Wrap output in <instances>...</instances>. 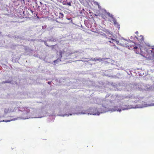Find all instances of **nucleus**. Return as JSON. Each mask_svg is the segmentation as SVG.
Returning a JSON list of instances; mask_svg holds the SVG:
<instances>
[{"mask_svg":"<svg viewBox=\"0 0 154 154\" xmlns=\"http://www.w3.org/2000/svg\"><path fill=\"white\" fill-rule=\"evenodd\" d=\"M137 45H136V44L134 43V45H131L130 46H127V47H128V48L130 49H134V47H135V46L136 47Z\"/></svg>","mask_w":154,"mask_h":154,"instance_id":"8","label":"nucleus"},{"mask_svg":"<svg viewBox=\"0 0 154 154\" xmlns=\"http://www.w3.org/2000/svg\"><path fill=\"white\" fill-rule=\"evenodd\" d=\"M7 82H2V83H7Z\"/></svg>","mask_w":154,"mask_h":154,"instance_id":"20","label":"nucleus"},{"mask_svg":"<svg viewBox=\"0 0 154 154\" xmlns=\"http://www.w3.org/2000/svg\"><path fill=\"white\" fill-rule=\"evenodd\" d=\"M10 120H7V121H5V122H10Z\"/></svg>","mask_w":154,"mask_h":154,"instance_id":"19","label":"nucleus"},{"mask_svg":"<svg viewBox=\"0 0 154 154\" xmlns=\"http://www.w3.org/2000/svg\"><path fill=\"white\" fill-rule=\"evenodd\" d=\"M136 39H137L140 43H143L144 42V38L143 35H140L138 37L135 36Z\"/></svg>","mask_w":154,"mask_h":154,"instance_id":"6","label":"nucleus"},{"mask_svg":"<svg viewBox=\"0 0 154 154\" xmlns=\"http://www.w3.org/2000/svg\"><path fill=\"white\" fill-rule=\"evenodd\" d=\"M146 57L154 60V52L152 51L150 48H148L146 51Z\"/></svg>","mask_w":154,"mask_h":154,"instance_id":"5","label":"nucleus"},{"mask_svg":"<svg viewBox=\"0 0 154 154\" xmlns=\"http://www.w3.org/2000/svg\"><path fill=\"white\" fill-rule=\"evenodd\" d=\"M106 14H107L109 17H110L112 18V21L114 25H116L118 24V23L116 19L113 17V15L112 14H110L109 13L107 12L106 10L104 11V14H100V16L103 19L106 20L107 18V17H106Z\"/></svg>","mask_w":154,"mask_h":154,"instance_id":"3","label":"nucleus"},{"mask_svg":"<svg viewBox=\"0 0 154 154\" xmlns=\"http://www.w3.org/2000/svg\"><path fill=\"white\" fill-rule=\"evenodd\" d=\"M1 33V32H0V34Z\"/></svg>","mask_w":154,"mask_h":154,"instance_id":"23","label":"nucleus"},{"mask_svg":"<svg viewBox=\"0 0 154 154\" xmlns=\"http://www.w3.org/2000/svg\"><path fill=\"white\" fill-rule=\"evenodd\" d=\"M152 50H154V48H152Z\"/></svg>","mask_w":154,"mask_h":154,"instance_id":"22","label":"nucleus"},{"mask_svg":"<svg viewBox=\"0 0 154 154\" xmlns=\"http://www.w3.org/2000/svg\"><path fill=\"white\" fill-rule=\"evenodd\" d=\"M65 51L64 50H60L59 51V53L60 56V58H61L62 54H63Z\"/></svg>","mask_w":154,"mask_h":154,"instance_id":"9","label":"nucleus"},{"mask_svg":"<svg viewBox=\"0 0 154 154\" xmlns=\"http://www.w3.org/2000/svg\"><path fill=\"white\" fill-rule=\"evenodd\" d=\"M115 43H117L118 44L126 47L130 46L131 45H134V42L131 41H128L125 39L121 40L118 41H116V42Z\"/></svg>","mask_w":154,"mask_h":154,"instance_id":"2","label":"nucleus"},{"mask_svg":"<svg viewBox=\"0 0 154 154\" xmlns=\"http://www.w3.org/2000/svg\"><path fill=\"white\" fill-rule=\"evenodd\" d=\"M55 45H53L51 46V47L52 48H54V47L55 46Z\"/></svg>","mask_w":154,"mask_h":154,"instance_id":"17","label":"nucleus"},{"mask_svg":"<svg viewBox=\"0 0 154 154\" xmlns=\"http://www.w3.org/2000/svg\"><path fill=\"white\" fill-rule=\"evenodd\" d=\"M66 2L65 1H63L62 2V4L63 5H66Z\"/></svg>","mask_w":154,"mask_h":154,"instance_id":"14","label":"nucleus"},{"mask_svg":"<svg viewBox=\"0 0 154 154\" xmlns=\"http://www.w3.org/2000/svg\"><path fill=\"white\" fill-rule=\"evenodd\" d=\"M106 37L108 38V39L110 40L108 41V42H110V43H112L113 44V45H112V46H115V45L114 44V43L116 42V41L115 39L113 38V36L112 34L109 32H107L106 35H105Z\"/></svg>","mask_w":154,"mask_h":154,"instance_id":"4","label":"nucleus"},{"mask_svg":"<svg viewBox=\"0 0 154 154\" xmlns=\"http://www.w3.org/2000/svg\"><path fill=\"white\" fill-rule=\"evenodd\" d=\"M63 17V15L62 13H60L59 15V18H62Z\"/></svg>","mask_w":154,"mask_h":154,"instance_id":"12","label":"nucleus"},{"mask_svg":"<svg viewBox=\"0 0 154 154\" xmlns=\"http://www.w3.org/2000/svg\"><path fill=\"white\" fill-rule=\"evenodd\" d=\"M134 47V50L136 54H140L144 57L146 56V51L148 48H145L143 47L140 46L138 47L137 46Z\"/></svg>","mask_w":154,"mask_h":154,"instance_id":"1","label":"nucleus"},{"mask_svg":"<svg viewBox=\"0 0 154 154\" xmlns=\"http://www.w3.org/2000/svg\"><path fill=\"white\" fill-rule=\"evenodd\" d=\"M135 33L136 34H137L138 33V32L137 31Z\"/></svg>","mask_w":154,"mask_h":154,"instance_id":"18","label":"nucleus"},{"mask_svg":"<svg viewBox=\"0 0 154 154\" xmlns=\"http://www.w3.org/2000/svg\"><path fill=\"white\" fill-rule=\"evenodd\" d=\"M30 110H29H29H28V112H30Z\"/></svg>","mask_w":154,"mask_h":154,"instance_id":"21","label":"nucleus"},{"mask_svg":"<svg viewBox=\"0 0 154 154\" xmlns=\"http://www.w3.org/2000/svg\"><path fill=\"white\" fill-rule=\"evenodd\" d=\"M91 60H92L93 61H95V62H97V61L100 62V61H102L103 60V59L100 57H99L98 58H94L93 59L92 58Z\"/></svg>","mask_w":154,"mask_h":154,"instance_id":"7","label":"nucleus"},{"mask_svg":"<svg viewBox=\"0 0 154 154\" xmlns=\"http://www.w3.org/2000/svg\"><path fill=\"white\" fill-rule=\"evenodd\" d=\"M66 5H69V6H71V2H67V3H66Z\"/></svg>","mask_w":154,"mask_h":154,"instance_id":"13","label":"nucleus"},{"mask_svg":"<svg viewBox=\"0 0 154 154\" xmlns=\"http://www.w3.org/2000/svg\"><path fill=\"white\" fill-rule=\"evenodd\" d=\"M9 109H5L4 110L5 113H7L9 112Z\"/></svg>","mask_w":154,"mask_h":154,"instance_id":"11","label":"nucleus"},{"mask_svg":"<svg viewBox=\"0 0 154 154\" xmlns=\"http://www.w3.org/2000/svg\"><path fill=\"white\" fill-rule=\"evenodd\" d=\"M61 58H60H60H58L57 59L54 60V62L55 63H58L59 62L61 61Z\"/></svg>","mask_w":154,"mask_h":154,"instance_id":"10","label":"nucleus"},{"mask_svg":"<svg viewBox=\"0 0 154 154\" xmlns=\"http://www.w3.org/2000/svg\"><path fill=\"white\" fill-rule=\"evenodd\" d=\"M51 82H48V83L49 84V85H51Z\"/></svg>","mask_w":154,"mask_h":154,"instance_id":"15","label":"nucleus"},{"mask_svg":"<svg viewBox=\"0 0 154 154\" xmlns=\"http://www.w3.org/2000/svg\"><path fill=\"white\" fill-rule=\"evenodd\" d=\"M45 44L48 47H49V46L47 45V43L46 42H45Z\"/></svg>","mask_w":154,"mask_h":154,"instance_id":"16","label":"nucleus"}]
</instances>
